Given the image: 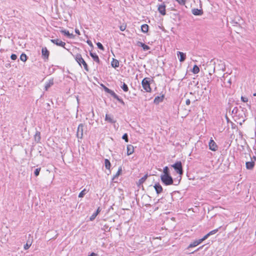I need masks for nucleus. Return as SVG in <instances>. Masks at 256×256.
<instances>
[{"label":"nucleus","mask_w":256,"mask_h":256,"mask_svg":"<svg viewBox=\"0 0 256 256\" xmlns=\"http://www.w3.org/2000/svg\"><path fill=\"white\" fill-rule=\"evenodd\" d=\"M241 100L244 102H248V98H245L243 96H241Z\"/></svg>","instance_id":"obj_40"},{"label":"nucleus","mask_w":256,"mask_h":256,"mask_svg":"<svg viewBox=\"0 0 256 256\" xmlns=\"http://www.w3.org/2000/svg\"><path fill=\"white\" fill-rule=\"evenodd\" d=\"M146 178H147V175H145L144 176H143L142 178L140 179L139 180L138 184L140 185V184H142L145 182V180H146Z\"/></svg>","instance_id":"obj_27"},{"label":"nucleus","mask_w":256,"mask_h":256,"mask_svg":"<svg viewBox=\"0 0 256 256\" xmlns=\"http://www.w3.org/2000/svg\"><path fill=\"white\" fill-rule=\"evenodd\" d=\"M75 60L80 66H81V64H82L84 68L86 71H88V64L84 61V58H82V55L80 54H76L75 56Z\"/></svg>","instance_id":"obj_2"},{"label":"nucleus","mask_w":256,"mask_h":256,"mask_svg":"<svg viewBox=\"0 0 256 256\" xmlns=\"http://www.w3.org/2000/svg\"><path fill=\"white\" fill-rule=\"evenodd\" d=\"M86 189H84L83 190L78 194V197L79 198H83L84 196V194H86Z\"/></svg>","instance_id":"obj_30"},{"label":"nucleus","mask_w":256,"mask_h":256,"mask_svg":"<svg viewBox=\"0 0 256 256\" xmlns=\"http://www.w3.org/2000/svg\"><path fill=\"white\" fill-rule=\"evenodd\" d=\"M201 243L202 242H200V240H196L190 243L189 244V246H188V248H189L195 247Z\"/></svg>","instance_id":"obj_15"},{"label":"nucleus","mask_w":256,"mask_h":256,"mask_svg":"<svg viewBox=\"0 0 256 256\" xmlns=\"http://www.w3.org/2000/svg\"><path fill=\"white\" fill-rule=\"evenodd\" d=\"M122 88L124 91L126 92H128V86H127V85L125 83H124Z\"/></svg>","instance_id":"obj_31"},{"label":"nucleus","mask_w":256,"mask_h":256,"mask_svg":"<svg viewBox=\"0 0 256 256\" xmlns=\"http://www.w3.org/2000/svg\"><path fill=\"white\" fill-rule=\"evenodd\" d=\"M158 10L162 16H165L166 14V4L164 3H163L158 5Z\"/></svg>","instance_id":"obj_5"},{"label":"nucleus","mask_w":256,"mask_h":256,"mask_svg":"<svg viewBox=\"0 0 256 256\" xmlns=\"http://www.w3.org/2000/svg\"><path fill=\"white\" fill-rule=\"evenodd\" d=\"M100 207H98V209H97V210H96V214H98L100 213Z\"/></svg>","instance_id":"obj_45"},{"label":"nucleus","mask_w":256,"mask_h":256,"mask_svg":"<svg viewBox=\"0 0 256 256\" xmlns=\"http://www.w3.org/2000/svg\"><path fill=\"white\" fill-rule=\"evenodd\" d=\"M104 165H105V167L106 169L109 170H110V166H111V164L108 160V159L104 160Z\"/></svg>","instance_id":"obj_23"},{"label":"nucleus","mask_w":256,"mask_h":256,"mask_svg":"<svg viewBox=\"0 0 256 256\" xmlns=\"http://www.w3.org/2000/svg\"><path fill=\"white\" fill-rule=\"evenodd\" d=\"M54 84V80H50L46 84L45 88L46 90H48V89L52 86Z\"/></svg>","instance_id":"obj_22"},{"label":"nucleus","mask_w":256,"mask_h":256,"mask_svg":"<svg viewBox=\"0 0 256 256\" xmlns=\"http://www.w3.org/2000/svg\"><path fill=\"white\" fill-rule=\"evenodd\" d=\"M83 127L84 125L82 124H80L78 125L77 130V136L78 137L80 138H82L83 135Z\"/></svg>","instance_id":"obj_10"},{"label":"nucleus","mask_w":256,"mask_h":256,"mask_svg":"<svg viewBox=\"0 0 256 256\" xmlns=\"http://www.w3.org/2000/svg\"><path fill=\"white\" fill-rule=\"evenodd\" d=\"M166 174H169V170H168V166H165L163 170V174H162L166 175Z\"/></svg>","instance_id":"obj_29"},{"label":"nucleus","mask_w":256,"mask_h":256,"mask_svg":"<svg viewBox=\"0 0 256 256\" xmlns=\"http://www.w3.org/2000/svg\"><path fill=\"white\" fill-rule=\"evenodd\" d=\"M149 79V78H146L142 82V88L146 92H150L152 90Z\"/></svg>","instance_id":"obj_3"},{"label":"nucleus","mask_w":256,"mask_h":256,"mask_svg":"<svg viewBox=\"0 0 256 256\" xmlns=\"http://www.w3.org/2000/svg\"><path fill=\"white\" fill-rule=\"evenodd\" d=\"M148 29H149V26L148 24H142V26H141V30L144 32V33H146L148 31Z\"/></svg>","instance_id":"obj_21"},{"label":"nucleus","mask_w":256,"mask_h":256,"mask_svg":"<svg viewBox=\"0 0 256 256\" xmlns=\"http://www.w3.org/2000/svg\"><path fill=\"white\" fill-rule=\"evenodd\" d=\"M209 148L212 151H216L218 150V146L215 142L211 139L208 144Z\"/></svg>","instance_id":"obj_6"},{"label":"nucleus","mask_w":256,"mask_h":256,"mask_svg":"<svg viewBox=\"0 0 256 256\" xmlns=\"http://www.w3.org/2000/svg\"><path fill=\"white\" fill-rule=\"evenodd\" d=\"M192 14L195 16L201 15L202 14V12L198 9H194L192 10Z\"/></svg>","instance_id":"obj_24"},{"label":"nucleus","mask_w":256,"mask_h":256,"mask_svg":"<svg viewBox=\"0 0 256 256\" xmlns=\"http://www.w3.org/2000/svg\"><path fill=\"white\" fill-rule=\"evenodd\" d=\"M160 178L162 182L166 186L171 185L173 184V179L170 174H162Z\"/></svg>","instance_id":"obj_1"},{"label":"nucleus","mask_w":256,"mask_h":256,"mask_svg":"<svg viewBox=\"0 0 256 256\" xmlns=\"http://www.w3.org/2000/svg\"><path fill=\"white\" fill-rule=\"evenodd\" d=\"M97 215L98 214H96V212L93 214L90 218V220H93L96 218Z\"/></svg>","instance_id":"obj_37"},{"label":"nucleus","mask_w":256,"mask_h":256,"mask_svg":"<svg viewBox=\"0 0 256 256\" xmlns=\"http://www.w3.org/2000/svg\"><path fill=\"white\" fill-rule=\"evenodd\" d=\"M136 45L138 46L142 47L144 50H148L150 49V47L140 42H136Z\"/></svg>","instance_id":"obj_13"},{"label":"nucleus","mask_w":256,"mask_h":256,"mask_svg":"<svg viewBox=\"0 0 256 256\" xmlns=\"http://www.w3.org/2000/svg\"><path fill=\"white\" fill-rule=\"evenodd\" d=\"M253 96H256V93H254V94H253Z\"/></svg>","instance_id":"obj_48"},{"label":"nucleus","mask_w":256,"mask_h":256,"mask_svg":"<svg viewBox=\"0 0 256 256\" xmlns=\"http://www.w3.org/2000/svg\"><path fill=\"white\" fill-rule=\"evenodd\" d=\"M172 167L174 168L178 174L180 176L182 174L183 170L181 162H176L174 164L172 165Z\"/></svg>","instance_id":"obj_4"},{"label":"nucleus","mask_w":256,"mask_h":256,"mask_svg":"<svg viewBox=\"0 0 256 256\" xmlns=\"http://www.w3.org/2000/svg\"><path fill=\"white\" fill-rule=\"evenodd\" d=\"M154 188L157 194H160L162 191V188L160 184H156L154 186Z\"/></svg>","instance_id":"obj_16"},{"label":"nucleus","mask_w":256,"mask_h":256,"mask_svg":"<svg viewBox=\"0 0 256 256\" xmlns=\"http://www.w3.org/2000/svg\"><path fill=\"white\" fill-rule=\"evenodd\" d=\"M105 120L110 123H115L116 122L114 116L112 115L108 114H106Z\"/></svg>","instance_id":"obj_11"},{"label":"nucleus","mask_w":256,"mask_h":256,"mask_svg":"<svg viewBox=\"0 0 256 256\" xmlns=\"http://www.w3.org/2000/svg\"><path fill=\"white\" fill-rule=\"evenodd\" d=\"M177 56L179 58V60L180 62H183L186 58V54L182 52H178Z\"/></svg>","instance_id":"obj_12"},{"label":"nucleus","mask_w":256,"mask_h":256,"mask_svg":"<svg viewBox=\"0 0 256 256\" xmlns=\"http://www.w3.org/2000/svg\"><path fill=\"white\" fill-rule=\"evenodd\" d=\"M190 103V101L189 99H188L186 100V105H189Z\"/></svg>","instance_id":"obj_44"},{"label":"nucleus","mask_w":256,"mask_h":256,"mask_svg":"<svg viewBox=\"0 0 256 256\" xmlns=\"http://www.w3.org/2000/svg\"><path fill=\"white\" fill-rule=\"evenodd\" d=\"M104 90L106 92L110 94L114 98H117L120 102H121L122 104H124V102H123V100H120V98H118V96L114 92H113L112 90L108 88L106 86H104Z\"/></svg>","instance_id":"obj_7"},{"label":"nucleus","mask_w":256,"mask_h":256,"mask_svg":"<svg viewBox=\"0 0 256 256\" xmlns=\"http://www.w3.org/2000/svg\"><path fill=\"white\" fill-rule=\"evenodd\" d=\"M111 64L113 68H116L119 66L120 64L119 62L117 60L113 58Z\"/></svg>","instance_id":"obj_20"},{"label":"nucleus","mask_w":256,"mask_h":256,"mask_svg":"<svg viewBox=\"0 0 256 256\" xmlns=\"http://www.w3.org/2000/svg\"><path fill=\"white\" fill-rule=\"evenodd\" d=\"M10 58L12 60H16L17 58V56L16 54H12L10 56Z\"/></svg>","instance_id":"obj_41"},{"label":"nucleus","mask_w":256,"mask_h":256,"mask_svg":"<svg viewBox=\"0 0 256 256\" xmlns=\"http://www.w3.org/2000/svg\"><path fill=\"white\" fill-rule=\"evenodd\" d=\"M50 41L56 44V45L63 48H64L66 45V43L64 42L59 39H52L50 40Z\"/></svg>","instance_id":"obj_8"},{"label":"nucleus","mask_w":256,"mask_h":256,"mask_svg":"<svg viewBox=\"0 0 256 256\" xmlns=\"http://www.w3.org/2000/svg\"><path fill=\"white\" fill-rule=\"evenodd\" d=\"M32 242L28 241L26 244L24 246V249L26 250L28 249L32 245Z\"/></svg>","instance_id":"obj_28"},{"label":"nucleus","mask_w":256,"mask_h":256,"mask_svg":"<svg viewBox=\"0 0 256 256\" xmlns=\"http://www.w3.org/2000/svg\"><path fill=\"white\" fill-rule=\"evenodd\" d=\"M28 57L26 55L23 53L20 56V60L23 62H26L27 60Z\"/></svg>","instance_id":"obj_26"},{"label":"nucleus","mask_w":256,"mask_h":256,"mask_svg":"<svg viewBox=\"0 0 256 256\" xmlns=\"http://www.w3.org/2000/svg\"><path fill=\"white\" fill-rule=\"evenodd\" d=\"M210 236L209 234L208 233L206 234L202 238L199 239L200 241L201 242H202L203 241L206 240Z\"/></svg>","instance_id":"obj_33"},{"label":"nucleus","mask_w":256,"mask_h":256,"mask_svg":"<svg viewBox=\"0 0 256 256\" xmlns=\"http://www.w3.org/2000/svg\"><path fill=\"white\" fill-rule=\"evenodd\" d=\"M42 56L46 60L48 59L50 52L46 47L43 48L42 50Z\"/></svg>","instance_id":"obj_9"},{"label":"nucleus","mask_w":256,"mask_h":256,"mask_svg":"<svg viewBox=\"0 0 256 256\" xmlns=\"http://www.w3.org/2000/svg\"><path fill=\"white\" fill-rule=\"evenodd\" d=\"M246 165L247 169L252 170L254 167V162H246Z\"/></svg>","instance_id":"obj_19"},{"label":"nucleus","mask_w":256,"mask_h":256,"mask_svg":"<svg viewBox=\"0 0 256 256\" xmlns=\"http://www.w3.org/2000/svg\"><path fill=\"white\" fill-rule=\"evenodd\" d=\"M126 24H124L120 26V29L121 31H124L126 28Z\"/></svg>","instance_id":"obj_32"},{"label":"nucleus","mask_w":256,"mask_h":256,"mask_svg":"<svg viewBox=\"0 0 256 256\" xmlns=\"http://www.w3.org/2000/svg\"><path fill=\"white\" fill-rule=\"evenodd\" d=\"M90 55L92 57V58L94 61L96 62L98 64L100 63V60L99 58L96 54L90 52Z\"/></svg>","instance_id":"obj_17"},{"label":"nucleus","mask_w":256,"mask_h":256,"mask_svg":"<svg viewBox=\"0 0 256 256\" xmlns=\"http://www.w3.org/2000/svg\"><path fill=\"white\" fill-rule=\"evenodd\" d=\"M36 136L38 137L39 140L40 139V132H36Z\"/></svg>","instance_id":"obj_46"},{"label":"nucleus","mask_w":256,"mask_h":256,"mask_svg":"<svg viewBox=\"0 0 256 256\" xmlns=\"http://www.w3.org/2000/svg\"><path fill=\"white\" fill-rule=\"evenodd\" d=\"M192 72L194 74H197L200 72V68L198 66L194 65V66Z\"/></svg>","instance_id":"obj_25"},{"label":"nucleus","mask_w":256,"mask_h":256,"mask_svg":"<svg viewBox=\"0 0 256 256\" xmlns=\"http://www.w3.org/2000/svg\"><path fill=\"white\" fill-rule=\"evenodd\" d=\"M218 232V228H216V229L210 232L208 234H209L210 236H211V235L215 234Z\"/></svg>","instance_id":"obj_35"},{"label":"nucleus","mask_w":256,"mask_h":256,"mask_svg":"<svg viewBox=\"0 0 256 256\" xmlns=\"http://www.w3.org/2000/svg\"><path fill=\"white\" fill-rule=\"evenodd\" d=\"M160 97H158V96H157V97L155 98H154V102H159V101H160V100H160Z\"/></svg>","instance_id":"obj_42"},{"label":"nucleus","mask_w":256,"mask_h":256,"mask_svg":"<svg viewBox=\"0 0 256 256\" xmlns=\"http://www.w3.org/2000/svg\"><path fill=\"white\" fill-rule=\"evenodd\" d=\"M122 139L124 140L126 142H128V134H124L122 137Z\"/></svg>","instance_id":"obj_38"},{"label":"nucleus","mask_w":256,"mask_h":256,"mask_svg":"<svg viewBox=\"0 0 256 256\" xmlns=\"http://www.w3.org/2000/svg\"><path fill=\"white\" fill-rule=\"evenodd\" d=\"M134 152V147L132 144H128L127 146L126 154L128 156L132 154Z\"/></svg>","instance_id":"obj_14"},{"label":"nucleus","mask_w":256,"mask_h":256,"mask_svg":"<svg viewBox=\"0 0 256 256\" xmlns=\"http://www.w3.org/2000/svg\"><path fill=\"white\" fill-rule=\"evenodd\" d=\"M75 32H76V34H77L78 35H80V30H79L78 29H77V28H76V29H75Z\"/></svg>","instance_id":"obj_43"},{"label":"nucleus","mask_w":256,"mask_h":256,"mask_svg":"<svg viewBox=\"0 0 256 256\" xmlns=\"http://www.w3.org/2000/svg\"><path fill=\"white\" fill-rule=\"evenodd\" d=\"M40 168H36L35 171H34V174L36 176H38L39 174H40Z\"/></svg>","instance_id":"obj_39"},{"label":"nucleus","mask_w":256,"mask_h":256,"mask_svg":"<svg viewBox=\"0 0 256 256\" xmlns=\"http://www.w3.org/2000/svg\"><path fill=\"white\" fill-rule=\"evenodd\" d=\"M88 256H97V254L94 252H92L90 255Z\"/></svg>","instance_id":"obj_47"},{"label":"nucleus","mask_w":256,"mask_h":256,"mask_svg":"<svg viewBox=\"0 0 256 256\" xmlns=\"http://www.w3.org/2000/svg\"><path fill=\"white\" fill-rule=\"evenodd\" d=\"M96 45L98 46V47L101 50H104V48L103 46L102 45V44L100 43V42H98L96 44Z\"/></svg>","instance_id":"obj_36"},{"label":"nucleus","mask_w":256,"mask_h":256,"mask_svg":"<svg viewBox=\"0 0 256 256\" xmlns=\"http://www.w3.org/2000/svg\"><path fill=\"white\" fill-rule=\"evenodd\" d=\"M60 32L70 38H74V36L72 34H70L68 30H62Z\"/></svg>","instance_id":"obj_18"},{"label":"nucleus","mask_w":256,"mask_h":256,"mask_svg":"<svg viewBox=\"0 0 256 256\" xmlns=\"http://www.w3.org/2000/svg\"><path fill=\"white\" fill-rule=\"evenodd\" d=\"M180 4L184 5L186 4V0H176Z\"/></svg>","instance_id":"obj_34"}]
</instances>
